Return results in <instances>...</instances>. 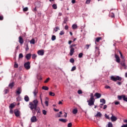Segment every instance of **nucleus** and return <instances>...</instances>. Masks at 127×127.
Returning <instances> with one entry per match:
<instances>
[{
  "label": "nucleus",
  "mask_w": 127,
  "mask_h": 127,
  "mask_svg": "<svg viewBox=\"0 0 127 127\" xmlns=\"http://www.w3.org/2000/svg\"><path fill=\"white\" fill-rule=\"evenodd\" d=\"M38 106V101L37 100H34L33 102H31L29 104V108L30 110L32 111L33 114L35 115V110H37V106Z\"/></svg>",
  "instance_id": "f257e3e1"
},
{
  "label": "nucleus",
  "mask_w": 127,
  "mask_h": 127,
  "mask_svg": "<svg viewBox=\"0 0 127 127\" xmlns=\"http://www.w3.org/2000/svg\"><path fill=\"white\" fill-rule=\"evenodd\" d=\"M110 79L112 81L114 82H116V81H122V77H120L119 76H117L115 77V76H111Z\"/></svg>",
  "instance_id": "f03ea898"
},
{
  "label": "nucleus",
  "mask_w": 127,
  "mask_h": 127,
  "mask_svg": "<svg viewBox=\"0 0 127 127\" xmlns=\"http://www.w3.org/2000/svg\"><path fill=\"white\" fill-rule=\"evenodd\" d=\"M24 67L26 70L30 69V62H28L24 64Z\"/></svg>",
  "instance_id": "7ed1b4c3"
},
{
  "label": "nucleus",
  "mask_w": 127,
  "mask_h": 127,
  "mask_svg": "<svg viewBox=\"0 0 127 127\" xmlns=\"http://www.w3.org/2000/svg\"><path fill=\"white\" fill-rule=\"evenodd\" d=\"M87 102L88 104V106H90V107L91 106H94L95 104V100L94 99H89V100H87Z\"/></svg>",
  "instance_id": "20e7f679"
},
{
  "label": "nucleus",
  "mask_w": 127,
  "mask_h": 127,
  "mask_svg": "<svg viewBox=\"0 0 127 127\" xmlns=\"http://www.w3.org/2000/svg\"><path fill=\"white\" fill-rule=\"evenodd\" d=\"M37 54H38V55L43 56V55H44V50H39V51H38Z\"/></svg>",
  "instance_id": "39448f33"
},
{
  "label": "nucleus",
  "mask_w": 127,
  "mask_h": 127,
  "mask_svg": "<svg viewBox=\"0 0 127 127\" xmlns=\"http://www.w3.org/2000/svg\"><path fill=\"white\" fill-rule=\"evenodd\" d=\"M121 66L124 67V69L125 70L127 69V66L126 65V64L125 63V60H124L123 61H122L120 63Z\"/></svg>",
  "instance_id": "423d86ee"
},
{
  "label": "nucleus",
  "mask_w": 127,
  "mask_h": 127,
  "mask_svg": "<svg viewBox=\"0 0 127 127\" xmlns=\"http://www.w3.org/2000/svg\"><path fill=\"white\" fill-rule=\"evenodd\" d=\"M14 114L16 117H19L20 115V112L19 110H18V109H16L14 110Z\"/></svg>",
  "instance_id": "0eeeda50"
},
{
  "label": "nucleus",
  "mask_w": 127,
  "mask_h": 127,
  "mask_svg": "<svg viewBox=\"0 0 127 127\" xmlns=\"http://www.w3.org/2000/svg\"><path fill=\"white\" fill-rule=\"evenodd\" d=\"M31 123H36L37 122V118H36V116H33L31 118Z\"/></svg>",
  "instance_id": "6e6552de"
},
{
  "label": "nucleus",
  "mask_w": 127,
  "mask_h": 127,
  "mask_svg": "<svg viewBox=\"0 0 127 127\" xmlns=\"http://www.w3.org/2000/svg\"><path fill=\"white\" fill-rule=\"evenodd\" d=\"M115 58L116 59V62H117V63H120V62H121V59H120V57H119L118 55L115 54Z\"/></svg>",
  "instance_id": "1a4fd4ad"
},
{
  "label": "nucleus",
  "mask_w": 127,
  "mask_h": 127,
  "mask_svg": "<svg viewBox=\"0 0 127 127\" xmlns=\"http://www.w3.org/2000/svg\"><path fill=\"white\" fill-rule=\"evenodd\" d=\"M112 116L111 117V121L112 122H116L118 120V118L114 116V115L113 114H112Z\"/></svg>",
  "instance_id": "9d476101"
},
{
  "label": "nucleus",
  "mask_w": 127,
  "mask_h": 127,
  "mask_svg": "<svg viewBox=\"0 0 127 127\" xmlns=\"http://www.w3.org/2000/svg\"><path fill=\"white\" fill-rule=\"evenodd\" d=\"M94 97H96L97 99H100L102 97V94L99 93H96L94 94Z\"/></svg>",
  "instance_id": "9b49d317"
},
{
  "label": "nucleus",
  "mask_w": 127,
  "mask_h": 127,
  "mask_svg": "<svg viewBox=\"0 0 127 127\" xmlns=\"http://www.w3.org/2000/svg\"><path fill=\"white\" fill-rule=\"evenodd\" d=\"M38 93V89L36 88L33 91V94H34V97H36V95Z\"/></svg>",
  "instance_id": "f8f14e48"
},
{
  "label": "nucleus",
  "mask_w": 127,
  "mask_h": 127,
  "mask_svg": "<svg viewBox=\"0 0 127 127\" xmlns=\"http://www.w3.org/2000/svg\"><path fill=\"white\" fill-rule=\"evenodd\" d=\"M75 52V49L74 48H70L69 55L70 56H72L73 54H74V53Z\"/></svg>",
  "instance_id": "ddd939ff"
},
{
  "label": "nucleus",
  "mask_w": 127,
  "mask_h": 127,
  "mask_svg": "<svg viewBox=\"0 0 127 127\" xmlns=\"http://www.w3.org/2000/svg\"><path fill=\"white\" fill-rule=\"evenodd\" d=\"M21 87H18L17 91H16V94L17 95H20L21 94Z\"/></svg>",
  "instance_id": "4468645a"
},
{
  "label": "nucleus",
  "mask_w": 127,
  "mask_h": 127,
  "mask_svg": "<svg viewBox=\"0 0 127 127\" xmlns=\"http://www.w3.org/2000/svg\"><path fill=\"white\" fill-rule=\"evenodd\" d=\"M19 42L20 43V44H23V39L22 38V37L19 36Z\"/></svg>",
  "instance_id": "2eb2a0df"
},
{
  "label": "nucleus",
  "mask_w": 127,
  "mask_h": 127,
  "mask_svg": "<svg viewBox=\"0 0 127 127\" xmlns=\"http://www.w3.org/2000/svg\"><path fill=\"white\" fill-rule=\"evenodd\" d=\"M31 58V54H27L26 56V59L27 60H30Z\"/></svg>",
  "instance_id": "dca6fc26"
},
{
  "label": "nucleus",
  "mask_w": 127,
  "mask_h": 127,
  "mask_svg": "<svg viewBox=\"0 0 127 127\" xmlns=\"http://www.w3.org/2000/svg\"><path fill=\"white\" fill-rule=\"evenodd\" d=\"M14 86V82H11L9 84L8 87L10 88V89H12V87Z\"/></svg>",
  "instance_id": "f3484780"
},
{
  "label": "nucleus",
  "mask_w": 127,
  "mask_h": 127,
  "mask_svg": "<svg viewBox=\"0 0 127 127\" xmlns=\"http://www.w3.org/2000/svg\"><path fill=\"white\" fill-rule=\"evenodd\" d=\"M72 113L73 115H77L78 113V109H77V108L74 109L72 111Z\"/></svg>",
  "instance_id": "a211bd4d"
},
{
  "label": "nucleus",
  "mask_w": 127,
  "mask_h": 127,
  "mask_svg": "<svg viewBox=\"0 0 127 127\" xmlns=\"http://www.w3.org/2000/svg\"><path fill=\"white\" fill-rule=\"evenodd\" d=\"M15 107V105H14L13 103H11L10 106H9V109H12L13 108Z\"/></svg>",
  "instance_id": "6ab92c4d"
},
{
  "label": "nucleus",
  "mask_w": 127,
  "mask_h": 127,
  "mask_svg": "<svg viewBox=\"0 0 127 127\" xmlns=\"http://www.w3.org/2000/svg\"><path fill=\"white\" fill-rule=\"evenodd\" d=\"M24 100L25 102H29V97L27 95H25L24 97Z\"/></svg>",
  "instance_id": "aec40b11"
},
{
  "label": "nucleus",
  "mask_w": 127,
  "mask_h": 127,
  "mask_svg": "<svg viewBox=\"0 0 127 127\" xmlns=\"http://www.w3.org/2000/svg\"><path fill=\"white\" fill-rule=\"evenodd\" d=\"M100 40H102L101 37L96 38V40H95V43H96V42H100Z\"/></svg>",
  "instance_id": "412c9836"
},
{
  "label": "nucleus",
  "mask_w": 127,
  "mask_h": 127,
  "mask_svg": "<svg viewBox=\"0 0 127 127\" xmlns=\"http://www.w3.org/2000/svg\"><path fill=\"white\" fill-rule=\"evenodd\" d=\"M30 44H35V39H32L30 41Z\"/></svg>",
  "instance_id": "4be33fe9"
},
{
  "label": "nucleus",
  "mask_w": 127,
  "mask_h": 127,
  "mask_svg": "<svg viewBox=\"0 0 127 127\" xmlns=\"http://www.w3.org/2000/svg\"><path fill=\"white\" fill-rule=\"evenodd\" d=\"M4 95H6V94L9 93V89H5L3 91Z\"/></svg>",
  "instance_id": "5701e85b"
},
{
  "label": "nucleus",
  "mask_w": 127,
  "mask_h": 127,
  "mask_svg": "<svg viewBox=\"0 0 127 127\" xmlns=\"http://www.w3.org/2000/svg\"><path fill=\"white\" fill-rule=\"evenodd\" d=\"M37 112V115H40V108H37L36 110H35V112Z\"/></svg>",
  "instance_id": "b1692460"
},
{
  "label": "nucleus",
  "mask_w": 127,
  "mask_h": 127,
  "mask_svg": "<svg viewBox=\"0 0 127 127\" xmlns=\"http://www.w3.org/2000/svg\"><path fill=\"white\" fill-rule=\"evenodd\" d=\"M102 114H101V112H97L96 114V115L95 116V117H99V118H101L102 117Z\"/></svg>",
  "instance_id": "393cba45"
},
{
  "label": "nucleus",
  "mask_w": 127,
  "mask_h": 127,
  "mask_svg": "<svg viewBox=\"0 0 127 127\" xmlns=\"http://www.w3.org/2000/svg\"><path fill=\"white\" fill-rule=\"evenodd\" d=\"M72 29H77L78 28V26H77V24H73L72 26Z\"/></svg>",
  "instance_id": "a878e982"
},
{
  "label": "nucleus",
  "mask_w": 127,
  "mask_h": 127,
  "mask_svg": "<svg viewBox=\"0 0 127 127\" xmlns=\"http://www.w3.org/2000/svg\"><path fill=\"white\" fill-rule=\"evenodd\" d=\"M49 88L47 86H44L42 87V89L45 90V91H48Z\"/></svg>",
  "instance_id": "bb28decb"
},
{
  "label": "nucleus",
  "mask_w": 127,
  "mask_h": 127,
  "mask_svg": "<svg viewBox=\"0 0 127 127\" xmlns=\"http://www.w3.org/2000/svg\"><path fill=\"white\" fill-rule=\"evenodd\" d=\"M124 96H125V95H118V99L120 100H122V99H124Z\"/></svg>",
  "instance_id": "cd10ccee"
},
{
  "label": "nucleus",
  "mask_w": 127,
  "mask_h": 127,
  "mask_svg": "<svg viewBox=\"0 0 127 127\" xmlns=\"http://www.w3.org/2000/svg\"><path fill=\"white\" fill-rule=\"evenodd\" d=\"M59 121H60V122H62V123H66L67 122V120H66V119H60Z\"/></svg>",
  "instance_id": "c85d7f7f"
},
{
  "label": "nucleus",
  "mask_w": 127,
  "mask_h": 127,
  "mask_svg": "<svg viewBox=\"0 0 127 127\" xmlns=\"http://www.w3.org/2000/svg\"><path fill=\"white\" fill-rule=\"evenodd\" d=\"M89 100H95V98H94V94H93V93L90 94V98Z\"/></svg>",
  "instance_id": "c756f323"
},
{
  "label": "nucleus",
  "mask_w": 127,
  "mask_h": 127,
  "mask_svg": "<svg viewBox=\"0 0 127 127\" xmlns=\"http://www.w3.org/2000/svg\"><path fill=\"white\" fill-rule=\"evenodd\" d=\"M36 57H37V56L35 54L32 55V59H34V60H35V59L36 58Z\"/></svg>",
  "instance_id": "7c9ffc66"
},
{
  "label": "nucleus",
  "mask_w": 127,
  "mask_h": 127,
  "mask_svg": "<svg viewBox=\"0 0 127 127\" xmlns=\"http://www.w3.org/2000/svg\"><path fill=\"white\" fill-rule=\"evenodd\" d=\"M100 103H102L103 104H106V100H105V99H100Z\"/></svg>",
  "instance_id": "2f4dec72"
},
{
  "label": "nucleus",
  "mask_w": 127,
  "mask_h": 127,
  "mask_svg": "<svg viewBox=\"0 0 127 127\" xmlns=\"http://www.w3.org/2000/svg\"><path fill=\"white\" fill-rule=\"evenodd\" d=\"M52 7L54 9H57V5H56V4H54L52 5Z\"/></svg>",
  "instance_id": "473e14b6"
},
{
  "label": "nucleus",
  "mask_w": 127,
  "mask_h": 127,
  "mask_svg": "<svg viewBox=\"0 0 127 127\" xmlns=\"http://www.w3.org/2000/svg\"><path fill=\"white\" fill-rule=\"evenodd\" d=\"M56 40V36L55 35H53L52 37V40L54 41V40Z\"/></svg>",
  "instance_id": "72a5a7b5"
},
{
  "label": "nucleus",
  "mask_w": 127,
  "mask_h": 127,
  "mask_svg": "<svg viewBox=\"0 0 127 127\" xmlns=\"http://www.w3.org/2000/svg\"><path fill=\"white\" fill-rule=\"evenodd\" d=\"M119 53L120 54L121 59H125V57H124V56H123V54H122V53L121 52H119Z\"/></svg>",
  "instance_id": "f704fd0d"
},
{
  "label": "nucleus",
  "mask_w": 127,
  "mask_h": 127,
  "mask_svg": "<svg viewBox=\"0 0 127 127\" xmlns=\"http://www.w3.org/2000/svg\"><path fill=\"white\" fill-rule=\"evenodd\" d=\"M49 95H50V96H52L53 97H54V96H55V93H54L52 92H50Z\"/></svg>",
  "instance_id": "c9c22d12"
},
{
  "label": "nucleus",
  "mask_w": 127,
  "mask_h": 127,
  "mask_svg": "<svg viewBox=\"0 0 127 127\" xmlns=\"http://www.w3.org/2000/svg\"><path fill=\"white\" fill-rule=\"evenodd\" d=\"M69 62H70V63H74L75 62V60H74V59L71 58L70 59Z\"/></svg>",
  "instance_id": "e433bc0d"
},
{
  "label": "nucleus",
  "mask_w": 127,
  "mask_h": 127,
  "mask_svg": "<svg viewBox=\"0 0 127 127\" xmlns=\"http://www.w3.org/2000/svg\"><path fill=\"white\" fill-rule=\"evenodd\" d=\"M23 11H28V7H25V8H23Z\"/></svg>",
  "instance_id": "4c0bfd02"
},
{
  "label": "nucleus",
  "mask_w": 127,
  "mask_h": 127,
  "mask_svg": "<svg viewBox=\"0 0 127 127\" xmlns=\"http://www.w3.org/2000/svg\"><path fill=\"white\" fill-rule=\"evenodd\" d=\"M21 58H23V55L21 53L19 55V59H21Z\"/></svg>",
  "instance_id": "58836bf2"
},
{
  "label": "nucleus",
  "mask_w": 127,
  "mask_h": 127,
  "mask_svg": "<svg viewBox=\"0 0 127 127\" xmlns=\"http://www.w3.org/2000/svg\"><path fill=\"white\" fill-rule=\"evenodd\" d=\"M42 113H43V115H44L45 116L47 114V112L45 110H43L42 111Z\"/></svg>",
  "instance_id": "ea45409f"
},
{
  "label": "nucleus",
  "mask_w": 127,
  "mask_h": 127,
  "mask_svg": "<svg viewBox=\"0 0 127 127\" xmlns=\"http://www.w3.org/2000/svg\"><path fill=\"white\" fill-rule=\"evenodd\" d=\"M96 51L99 53V54H100V49H99V47H95Z\"/></svg>",
  "instance_id": "a19ab883"
},
{
  "label": "nucleus",
  "mask_w": 127,
  "mask_h": 127,
  "mask_svg": "<svg viewBox=\"0 0 127 127\" xmlns=\"http://www.w3.org/2000/svg\"><path fill=\"white\" fill-rule=\"evenodd\" d=\"M78 57L79 58H82V57H83V53H79L78 55Z\"/></svg>",
  "instance_id": "79ce46f5"
},
{
  "label": "nucleus",
  "mask_w": 127,
  "mask_h": 127,
  "mask_svg": "<svg viewBox=\"0 0 127 127\" xmlns=\"http://www.w3.org/2000/svg\"><path fill=\"white\" fill-rule=\"evenodd\" d=\"M123 100L125 102H127V97H126V95H123Z\"/></svg>",
  "instance_id": "37998d69"
},
{
  "label": "nucleus",
  "mask_w": 127,
  "mask_h": 127,
  "mask_svg": "<svg viewBox=\"0 0 127 127\" xmlns=\"http://www.w3.org/2000/svg\"><path fill=\"white\" fill-rule=\"evenodd\" d=\"M75 70H76V66H74L72 67L71 71V72H73V71H75Z\"/></svg>",
  "instance_id": "c03bdc74"
},
{
  "label": "nucleus",
  "mask_w": 127,
  "mask_h": 127,
  "mask_svg": "<svg viewBox=\"0 0 127 127\" xmlns=\"http://www.w3.org/2000/svg\"><path fill=\"white\" fill-rule=\"evenodd\" d=\"M77 93L79 95H81V94H83V91L81 90H78Z\"/></svg>",
  "instance_id": "a18cd8bd"
},
{
  "label": "nucleus",
  "mask_w": 127,
  "mask_h": 127,
  "mask_svg": "<svg viewBox=\"0 0 127 127\" xmlns=\"http://www.w3.org/2000/svg\"><path fill=\"white\" fill-rule=\"evenodd\" d=\"M64 33H65V32H64V31H61L60 33V35H64Z\"/></svg>",
  "instance_id": "49530a36"
},
{
  "label": "nucleus",
  "mask_w": 127,
  "mask_h": 127,
  "mask_svg": "<svg viewBox=\"0 0 127 127\" xmlns=\"http://www.w3.org/2000/svg\"><path fill=\"white\" fill-rule=\"evenodd\" d=\"M50 80V78L48 77L46 79V80L44 81V83H48L49 81Z\"/></svg>",
  "instance_id": "de8ad7c7"
},
{
  "label": "nucleus",
  "mask_w": 127,
  "mask_h": 127,
  "mask_svg": "<svg viewBox=\"0 0 127 127\" xmlns=\"http://www.w3.org/2000/svg\"><path fill=\"white\" fill-rule=\"evenodd\" d=\"M76 44H72L70 46L69 48H74L73 47H75L76 46Z\"/></svg>",
  "instance_id": "09e8293b"
},
{
  "label": "nucleus",
  "mask_w": 127,
  "mask_h": 127,
  "mask_svg": "<svg viewBox=\"0 0 127 127\" xmlns=\"http://www.w3.org/2000/svg\"><path fill=\"white\" fill-rule=\"evenodd\" d=\"M90 46H91V44L86 45H85V48H86V49H88L90 47Z\"/></svg>",
  "instance_id": "8fccbe9b"
},
{
  "label": "nucleus",
  "mask_w": 127,
  "mask_h": 127,
  "mask_svg": "<svg viewBox=\"0 0 127 127\" xmlns=\"http://www.w3.org/2000/svg\"><path fill=\"white\" fill-rule=\"evenodd\" d=\"M56 117H57V118H61V115H60V114L58 113V114H57V115H56Z\"/></svg>",
  "instance_id": "3c124183"
},
{
  "label": "nucleus",
  "mask_w": 127,
  "mask_h": 127,
  "mask_svg": "<svg viewBox=\"0 0 127 127\" xmlns=\"http://www.w3.org/2000/svg\"><path fill=\"white\" fill-rule=\"evenodd\" d=\"M105 117L106 119H107L108 120H110V117L109 116H108V115L105 114Z\"/></svg>",
  "instance_id": "603ef678"
},
{
  "label": "nucleus",
  "mask_w": 127,
  "mask_h": 127,
  "mask_svg": "<svg viewBox=\"0 0 127 127\" xmlns=\"http://www.w3.org/2000/svg\"><path fill=\"white\" fill-rule=\"evenodd\" d=\"M67 127H72V123H68L67 125Z\"/></svg>",
  "instance_id": "864d4df0"
},
{
  "label": "nucleus",
  "mask_w": 127,
  "mask_h": 127,
  "mask_svg": "<svg viewBox=\"0 0 127 127\" xmlns=\"http://www.w3.org/2000/svg\"><path fill=\"white\" fill-rule=\"evenodd\" d=\"M45 104L46 107H48L49 103H48V101H46L45 102Z\"/></svg>",
  "instance_id": "5fc2aeb1"
},
{
  "label": "nucleus",
  "mask_w": 127,
  "mask_h": 127,
  "mask_svg": "<svg viewBox=\"0 0 127 127\" xmlns=\"http://www.w3.org/2000/svg\"><path fill=\"white\" fill-rule=\"evenodd\" d=\"M69 28V27L68 26V25H65L64 27V29H65V30H68Z\"/></svg>",
  "instance_id": "6e6d98bb"
},
{
  "label": "nucleus",
  "mask_w": 127,
  "mask_h": 127,
  "mask_svg": "<svg viewBox=\"0 0 127 127\" xmlns=\"http://www.w3.org/2000/svg\"><path fill=\"white\" fill-rule=\"evenodd\" d=\"M14 68H18V64H15L14 65Z\"/></svg>",
  "instance_id": "4d7b16f0"
},
{
  "label": "nucleus",
  "mask_w": 127,
  "mask_h": 127,
  "mask_svg": "<svg viewBox=\"0 0 127 127\" xmlns=\"http://www.w3.org/2000/svg\"><path fill=\"white\" fill-rule=\"evenodd\" d=\"M105 88V89H111V87H110V86L108 85H106Z\"/></svg>",
  "instance_id": "13d9d810"
},
{
  "label": "nucleus",
  "mask_w": 127,
  "mask_h": 127,
  "mask_svg": "<svg viewBox=\"0 0 127 127\" xmlns=\"http://www.w3.org/2000/svg\"><path fill=\"white\" fill-rule=\"evenodd\" d=\"M117 84L118 85H119V86H121V85H122V82H120V81H118V82H117Z\"/></svg>",
  "instance_id": "bf43d9fd"
},
{
  "label": "nucleus",
  "mask_w": 127,
  "mask_h": 127,
  "mask_svg": "<svg viewBox=\"0 0 127 127\" xmlns=\"http://www.w3.org/2000/svg\"><path fill=\"white\" fill-rule=\"evenodd\" d=\"M115 105H120V101H116L115 102Z\"/></svg>",
  "instance_id": "052dcab7"
},
{
  "label": "nucleus",
  "mask_w": 127,
  "mask_h": 127,
  "mask_svg": "<svg viewBox=\"0 0 127 127\" xmlns=\"http://www.w3.org/2000/svg\"><path fill=\"white\" fill-rule=\"evenodd\" d=\"M54 30L55 32H57V31H58V27H56V28L54 29Z\"/></svg>",
  "instance_id": "680f3d73"
},
{
  "label": "nucleus",
  "mask_w": 127,
  "mask_h": 127,
  "mask_svg": "<svg viewBox=\"0 0 127 127\" xmlns=\"http://www.w3.org/2000/svg\"><path fill=\"white\" fill-rule=\"evenodd\" d=\"M10 114H13V110H12V109H10V111H9Z\"/></svg>",
  "instance_id": "e2e57ef3"
},
{
  "label": "nucleus",
  "mask_w": 127,
  "mask_h": 127,
  "mask_svg": "<svg viewBox=\"0 0 127 127\" xmlns=\"http://www.w3.org/2000/svg\"><path fill=\"white\" fill-rule=\"evenodd\" d=\"M90 1H91V0H86V3L89 4L90 3Z\"/></svg>",
  "instance_id": "0e129e2a"
},
{
  "label": "nucleus",
  "mask_w": 127,
  "mask_h": 127,
  "mask_svg": "<svg viewBox=\"0 0 127 127\" xmlns=\"http://www.w3.org/2000/svg\"><path fill=\"white\" fill-rule=\"evenodd\" d=\"M71 2H72V3H76V0H72Z\"/></svg>",
  "instance_id": "69168bd1"
},
{
  "label": "nucleus",
  "mask_w": 127,
  "mask_h": 127,
  "mask_svg": "<svg viewBox=\"0 0 127 127\" xmlns=\"http://www.w3.org/2000/svg\"><path fill=\"white\" fill-rule=\"evenodd\" d=\"M3 20V17L2 16H0V20Z\"/></svg>",
  "instance_id": "338daca9"
},
{
  "label": "nucleus",
  "mask_w": 127,
  "mask_h": 127,
  "mask_svg": "<svg viewBox=\"0 0 127 127\" xmlns=\"http://www.w3.org/2000/svg\"><path fill=\"white\" fill-rule=\"evenodd\" d=\"M121 127H127V124L123 125Z\"/></svg>",
  "instance_id": "774afa93"
}]
</instances>
